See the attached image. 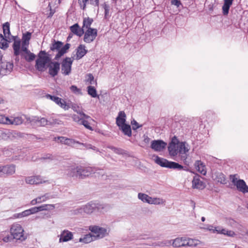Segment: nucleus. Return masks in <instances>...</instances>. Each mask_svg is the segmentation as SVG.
I'll return each instance as SVG.
<instances>
[{
  "mask_svg": "<svg viewBox=\"0 0 248 248\" xmlns=\"http://www.w3.org/2000/svg\"><path fill=\"white\" fill-rule=\"evenodd\" d=\"M200 243V241L197 239L182 237L175 238L172 245L174 247H196Z\"/></svg>",
  "mask_w": 248,
  "mask_h": 248,
  "instance_id": "1",
  "label": "nucleus"
},
{
  "mask_svg": "<svg viewBox=\"0 0 248 248\" xmlns=\"http://www.w3.org/2000/svg\"><path fill=\"white\" fill-rule=\"evenodd\" d=\"M138 197L142 202L148 203L150 204L165 205L166 203V201L163 198L152 197L142 193H139Z\"/></svg>",
  "mask_w": 248,
  "mask_h": 248,
  "instance_id": "2",
  "label": "nucleus"
},
{
  "mask_svg": "<svg viewBox=\"0 0 248 248\" xmlns=\"http://www.w3.org/2000/svg\"><path fill=\"white\" fill-rule=\"evenodd\" d=\"M10 232L13 239L23 241L27 238L24 234V229L19 224H13L11 227Z\"/></svg>",
  "mask_w": 248,
  "mask_h": 248,
  "instance_id": "3",
  "label": "nucleus"
},
{
  "mask_svg": "<svg viewBox=\"0 0 248 248\" xmlns=\"http://www.w3.org/2000/svg\"><path fill=\"white\" fill-rule=\"evenodd\" d=\"M155 162L162 167L169 169H177L182 170L184 167L178 163L169 161L168 160L156 156L155 158Z\"/></svg>",
  "mask_w": 248,
  "mask_h": 248,
  "instance_id": "4",
  "label": "nucleus"
},
{
  "mask_svg": "<svg viewBox=\"0 0 248 248\" xmlns=\"http://www.w3.org/2000/svg\"><path fill=\"white\" fill-rule=\"evenodd\" d=\"M62 43L60 41H55L54 40L53 43L50 47V49L52 51H58V53L55 56V59H58L63 55H64L69 48L70 45L69 44H65L62 47Z\"/></svg>",
  "mask_w": 248,
  "mask_h": 248,
  "instance_id": "5",
  "label": "nucleus"
},
{
  "mask_svg": "<svg viewBox=\"0 0 248 248\" xmlns=\"http://www.w3.org/2000/svg\"><path fill=\"white\" fill-rule=\"evenodd\" d=\"M50 62V59L46 56L45 51H41L38 58L36 61V67L40 71H44L46 69V64Z\"/></svg>",
  "mask_w": 248,
  "mask_h": 248,
  "instance_id": "6",
  "label": "nucleus"
},
{
  "mask_svg": "<svg viewBox=\"0 0 248 248\" xmlns=\"http://www.w3.org/2000/svg\"><path fill=\"white\" fill-rule=\"evenodd\" d=\"M236 176V174L231 175L230 176L232 182L236 186L237 189L239 191L243 193H248V186H247L245 182L243 180H238Z\"/></svg>",
  "mask_w": 248,
  "mask_h": 248,
  "instance_id": "7",
  "label": "nucleus"
},
{
  "mask_svg": "<svg viewBox=\"0 0 248 248\" xmlns=\"http://www.w3.org/2000/svg\"><path fill=\"white\" fill-rule=\"evenodd\" d=\"M89 230L94 234L93 235L95 240L102 238L108 234V231L106 228L100 227L98 226H90Z\"/></svg>",
  "mask_w": 248,
  "mask_h": 248,
  "instance_id": "8",
  "label": "nucleus"
},
{
  "mask_svg": "<svg viewBox=\"0 0 248 248\" xmlns=\"http://www.w3.org/2000/svg\"><path fill=\"white\" fill-rule=\"evenodd\" d=\"M95 205L94 203H89L81 207L77 208L73 211V214L75 215L82 214L86 213L87 214H92L94 210Z\"/></svg>",
  "mask_w": 248,
  "mask_h": 248,
  "instance_id": "9",
  "label": "nucleus"
},
{
  "mask_svg": "<svg viewBox=\"0 0 248 248\" xmlns=\"http://www.w3.org/2000/svg\"><path fill=\"white\" fill-rule=\"evenodd\" d=\"M78 178L84 179L95 173L94 169L90 167L78 166Z\"/></svg>",
  "mask_w": 248,
  "mask_h": 248,
  "instance_id": "10",
  "label": "nucleus"
},
{
  "mask_svg": "<svg viewBox=\"0 0 248 248\" xmlns=\"http://www.w3.org/2000/svg\"><path fill=\"white\" fill-rule=\"evenodd\" d=\"M73 60L70 58H66L62 63V73L63 75L67 76L71 73Z\"/></svg>",
  "mask_w": 248,
  "mask_h": 248,
  "instance_id": "11",
  "label": "nucleus"
},
{
  "mask_svg": "<svg viewBox=\"0 0 248 248\" xmlns=\"http://www.w3.org/2000/svg\"><path fill=\"white\" fill-rule=\"evenodd\" d=\"M46 97L47 99H50L54 102L56 104L59 106L61 108L64 110H68L69 108V106L67 104L66 102L62 99L55 96H53L49 94L46 95Z\"/></svg>",
  "mask_w": 248,
  "mask_h": 248,
  "instance_id": "12",
  "label": "nucleus"
},
{
  "mask_svg": "<svg viewBox=\"0 0 248 248\" xmlns=\"http://www.w3.org/2000/svg\"><path fill=\"white\" fill-rule=\"evenodd\" d=\"M25 181L27 184L30 185H39L46 182L40 175H33L26 177Z\"/></svg>",
  "mask_w": 248,
  "mask_h": 248,
  "instance_id": "13",
  "label": "nucleus"
},
{
  "mask_svg": "<svg viewBox=\"0 0 248 248\" xmlns=\"http://www.w3.org/2000/svg\"><path fill=\"white\" fill-rule=\"evenodd\" d=\"M13 68V64L6 62H0V77L11 72Z\"/></svg>",
  "mask_w": 248,
  "mask_h": 248,
  "instance_id": "14",
  "label": "nucleus"
},
{
  "mask_svg": "<svg viewBox=\"0 0 248 248\" xmlns=\"http://www.w3.org/2000/svg\"><path fill=\"white\" fill-rule=\"evenodd\" d=\"M167 145L162 140H154L151 142V148L155 152H161L166 148Z\"/></svg>",
  "mask_w": 248,
  "mask_h": 248,
  "instance_id": "15",
  "label": "nucleus"
},
{
  "mask_svg": "<svg viewBox=\"0 0 248 248\" xmlns=\"http://www.w3.org/2000/svg\"><path fill=\"white\" fill-rule=\"evenodd\" d=\"M1 175H6L10 176L13 175L16 172V165H9L5 166H0Z\"/></svg>",
  "mask_w": 248,
  "mask_h": 248,
  "instance_id": "16",
  "label": "nucleus"
},
{
  "mask_svg": "<svg viewBox=\"0 0 248 248\" xmlns=\"http://www.w3.org/2000/svg\"><path fill=\"white\" fill-rule=\"evenodd\" d=\"M27 120L32 124H35L38 126H44L49 124V122L45 118L34 117L27 118Z\"/></svg>",
  "mask_w": 248,
  "mask_h": 248,
  "instance_id": "17",
  "label": "nucleus"
},
{
  "mask_svg": "<svg viewBox=\"0 0 248 248\" xmlns=\"http://www.w3.org/2000/svg\"><path fill=\"white\" fill-rule=\"evenodd\" d=\"M48 67L49 74L53 77L58 74L60 68V63L58 62H50L49 63Z\"/></svg>",
  "mask_w": 248,
  "mask_h": 248,
  "instance_id": "18",
  "label": "nucleus"
},
{
  "mask_svg": "<svg viewBox=\"0 0 248 248\" xmlns=\"http://www.w3.org/2000/svg\"><path fill=\"white\" fill-rule=\"evenodd\" d=\"M93 22V19L90 17L84 18L83 26L80 31H97V30L92 28L91 26Z\"/></svg>",
  "mask_w": 248,
  "mask_h": 248,
  "instance_id": "19",
  "label": "nucleus"
},
{
  "mask_svg": "<svg viewBox=\"0 0 248 248\" xmlns=\"http://www.w3.org/2000/svg\"><path fill=\"white\" fill-rule=\"evenodd\" d=\"M193 188L202 189L205 187V184L200 179L199 175H195L192 181Z\"/></svg>",
  "mask_w": 248,
  "mask_h": 248,
  "instance_id": "20",
  "label": "nucleus"
},
{
  "mask_svg": "<svg viewBox=\"0 0 248 248\" xmlns=\"http://www.w3.org/2000/svg\"><path fill=\"white\" fill-rule=\"evenodd\" d=\"M83 118L80 124H82L85 128L90 130H93L92 127L90 125L92 122L93 121V120L89 116L86 114H82Z\"/></svg>",
  "mask_w": 248,
  "mask_h": 248,
  "instance_id": "21",
  "label": "nucleus"
},
{
  "mask_svg": "<svg viewBox=\"0 0 248 248\" xmlns=\"http://www.w3.org/2000/svg\"><path fill=\"white\" fill-rule=\"evenodd\" d=\"M177 147L180 154H186L190 150V146L186 142H178Z\"/></svg>",
  "mask_w": 248,
  "mask_h": 248,
  "instance_id": "22",
  "label": "nucleus"
},
{
  "mask_svg": "<svg viewBox=\"0 0 248 248\" xmlns=\"http://www.w3.org/2000/svg\"><path fill=\"white\" fill-rule=\"evenodd\" d=\"M126 114L124 111H121L119 112L118 115L116 119V123L119 127L125 124Z\"/></svg>",
  "mask_w": 248,
  "mask_h": 248,
  "instance_id": "23",
  "label": "nucleus"
},
{
  "mask_svg": "<svg viewBox=\"0 0 248 248\" xmlns=\"http://www.w3.org/2000/svg\"><path fill=\"white\" fill-rule=\"evenodd\" d=\"M73 234L67 230L63 231L60 235L59 242H67L73 238Z\"/></svg>",
  "mask_w": 248,
  "mask_h": 248,
  "instance_id": "24",
  "label": "nucleus"
},
{
  "mask_svg": "<svg viewBox=\"0 0 248 248\" xmlns=\"http://www.w3.org/2000/svg\"><path fill=\"white\" fill-rule=\"evenodd\" d=\"M66 175L70 177L78 178V166L68 168L65 171Z\"/></svg>",
  "mask_w": 248,
  "mask_h": 248,
  "instance_id": "25",
  "label": "nucleus"
},
{
  "mask_svg": "<svg viewBox=\"0 0 248 248\" xmlns=\"http://www.w3.org/2000/svg\"><path fill=\"white\" fill-rule=\"evenodd\" d=\"M168 151L171 156H176L178 152V150L176 145V143L172 140L169 144L168 146Z\"/></svg>",
  "mask_w": 248,
  "mask_h": 248,
  "instance_id": "26",
  "label": "nucleus"
},
{
  "mask_svg": "<svg viewBox=\"0 0 248 248\" xmlns=\"http://www.w3.org/2000/svg\"><path fill=\"white\" fill-rule=\"evenodd\" d=\"M97 32H85L84 41L88 43L92 42L97 36Z\"/></svg>",
  "mask_w": 248,
  "mask_h": 248,
  "instance_id": "27",
  "label": "nucleus"
},
{
  "mask_svg": "<svg viewBox=\"0 0 248 248\" xmlns=\"http://www.w3.org/2000/svg\"><path fill=\"white\" fill-rule=\"evenodd\" d=\"M195 167L197 170L200 172L201 174L204 175L206 174V167L201 161H196L195 163Z\"/></svg>",
  "mask_w": 248,
  "mask_h": 248,
  "instance_id": "28",
  "label": "nucleus"
},
{
  "mask_svg": "<svg viewBox=\"0 0 248 248\" xmlns=\"http://www.w3.org/2000/svg\"><path fill=\"white\" fill-rule=\"evenodd\" d=\"M84 46L80 45L77 48V59H80L83 57L87 53Z\"/></svg>",
  "mask_w": 248,
  "mask_h": 248,
  "instance_id": "29",
  "label": "nucleus"
},
{
  "mask_svg": "<svg viewBox=\"0 0 248 248\" xmlns=\"http://www.w3.org/2000/svg\"><path fill=\"white\" fill-rule=\"evenodd\" d=\"M89 0H78V2L81 9L85 10L87 2ZM91 3L94 5L97 6L99 3V0H90Z\"/></svg>",
  "mask_w": 248,
  "mask_h": 248,
  "instance_id": "30",
  "label": "nucleus"
},
{
  "mask_svg": "<svg viewBox=\"0 0 248 248\" xmlns=\"http://www.w3.org/2000/svg\"><path fill=\"white\" fill-rule=\"evenodd\" d=\"M21 42L20 39L19 38H16L14 41L13 44V49L14 51V54L15 55L17 56L19 54L20 49Z\"/></svg>",
  "mask_w": 248,
  "mask_h": 248,
  "instance_id": "31",
  "label": "nucleus"
},
{
  "mask_svg": "<svg viewBox=\"0 0 248 248\" xmlns=\"http://www.w3.org/2000/svg\"><path fill=\"white\" fill-rule=\"evenodd\" d=\"M233 0H224L222 6L223 13L224 15H228L230 6L232 4Z\"/></svg>",
  "mask_w": 248,
  "mask_h": 248,
  "instance_id": "32",
  "label": "nucleus"
},
{
  "mask_svg": "<svg viewBox=\"0 0 248 248\" xmlns=\"http://www.w3.org/2000/svg\"><path fill=\"white\" fill-rule=\"evenodd\" d=\"M23 122V120L21 117L9 118L8 124H13L15 125H20Z\"/></svg>",
  "mask_w": 248,
  "mask_h": 248,
  "instance_id": "33",
  "label": "nucleus"
},
{
  "mask_svg": "<svg viewBox=\"0 0 248 248\" xmlns=\"http://www.w3.org/2000/svg\"><path fill=\"white\" fill-rule=\"evenodd\" d=\"M215 179L221 184H226V179L225 176L222 172H216L215 174Z\"/></svg>",
  "mask_w": 248,
  "mask_h": 248,
  "instance_id": "34",
  "label": "nucleus"
},
{
  "mask_svg": "<svg viewBox=\"0 0 248 248\" xmlns=\"http://www.w3.org/2000/svg\"><path fill=\"white\" fill-rule=\"evenodd\" d=\"M93 240H95L93 236L89 233L85 235L83 238H80L79 239V242H82L85 244H87L91 242Z\"/></svg>",
  "mask_w": 248,
  "mask_h": 248,
  "instance_id": "35",
  "label": "nucleus"
},
{
  "mask_svg": "<svg viewBox=\"0 0 248 248\" xmlns=\"http://www.w3.org/2000/svg\"><path fill=\"white\" fill-rule=\"evenodd\" d=\"M123 133L128 137H131L132 135L131 127L129 124H125L119 127Z\"/></svg>",
  "mask_w": 248,
  "mask_h": 248,
  "instance_id": "36",
  "label": "nucleus"
},
{
  "mask_svg": "<svg viewBox=\"0 0 248 248\" xmlns=\"http://www.w3.org/2000/svg\"><path fill=\"white\" fill-rule=\"evenodd\" d=\"M4 35L6 39L7 43L14 41L16 38H18L17 36L12 35L11 32H3Z\"/></svg>",
  "mask_w": 248,
  "mask_h": 248,
  "instance_id": "37",
  "label": "nucleus"
},
{
  "mask_svg": "<svg viewBox=\"0 0 248 248\" xmlns=\"http://www.w3.org/2000/svg\"><path fill=\"white\" fill-rule=\"evenodd\" d=\"M4 35L0 34V47L2 49H6L8 47V44L6 41Z\"/></svg>",
  "mask_w": 248,
  "mask_h": 248,
  "instance_id": "38",
  "label": "nucleus"
},
{
  "mask_svg": "<svg viewBox=\"0 0 248 248\" xmlns=\"http://www.w3.org/2000/svg\"><path fill=\"white\" fill-rule=\"evenodd\" d=\"M82 114H85L83 112H79L77 114H74L72 116V118L75 122H76L78 124H80L81 123V122L83 118Z\"/></svg>",
  "mask_w": 248,
  "mask_h": 248,
  "instance_id": "39",
  "label": "nucleus"
},
{
  "mask_svg": "<svg viewBox=\"0 0 248 248\" xmlns=\"http://www.w3.org/2000/svg\"><path fill=\"white\" fill-rule=\"evenodd\" d=\"M87 92L88 94L92 97L95 98L97 96L96 90L93 86H89L87 87Z\"/></svg>",
  "mask_w": 248,
  "mask_h": 248,
  "instance_id": "40",
  "label": "nucleus"
},
{
  "mask_svg": "<svg viewBox=\"0 0 248 248\" xmlns=\"http://www.w3.org/2000/svg\"><path fill=\"white\" fill-rule=\"evenodd\" d=\"M54 208L55 206L53 204H43L37 207L38 212L52 209Z\"/></svg>",
  "mask_w": 248,
  "mask_h": 248,
  "instance_id": "41",
  "label": "nucleus"
},
{
  "mask_svg": "<svg viewBox=\"0 0 248 248\" xmlns=\"http://www.w3.org/2000/svg\"><path fill=\"white\" fill-rule=\"evenodd\" d=\"M52 198H53L52 196L48 193H46L42 196L38 197V200L40 201V203L46 202V200Z\"/></svg>",
  "mask_w": 248,
  "mask_h": 248,
  "instance_id": "42",
  "label": "nucleus"
},
{
  "mask_svg": "<svg viewBox=\"0 0 248 248\" xmlns=\"http://www.w3.org/2000/svg\"><path fill=\"white\" fill-rule=\"evenodd\" d=\"M31 33L27 32L26 34H23L22 37V43L25 45H29V41L31 38Z\"/></svg>",
  "mask_w": 248,
  "mask_h": 248,
  "instance_id": "43",
  "label": "nucleus"
},
{
  "mask_svg": "<svg viewBox=\"0 0 248 248\" xmlns=\"http://www.w3.org/2000/svg\"><path fill=\"white\" fill-rule=\"evenodd\" d=\"M222 234L227 235L229 237H234L236 236V233L232 231L231 230H227L225 229H222V230L221 231Z\"/></svg>",
  "mask_w": 248,
  "mask_h": 248,
  "instance_id": "44",
  "label": "nucleus"
},
{
  "mask_svg": "<svg viewBox=\"0 0 248 248\" xmlns=\"http://www.w3.org/2000/svg\"><path fill=\"white\" fill-rule=\"evenodd\" d=\"M30 215L28 209L24 211L21 213L16 214L14 215V217L16 218H22L23 217H27Z\"/></svg>",
  "mask_w": 248,
  "mask_h": 248,
  "instance_id": "45",
  "label": "nucleus"
},
{
  "mask_svg": "<svg viewBox=\"0 0 248 248\" xmlns=\"http://www.w3.org/2000/svg\"><path fill=\"white\" fill-rule=\"evenodd\" d=\"M70 89L72 92H73L74 93L77 94V95H81L82 94V92L81 90L78 88L75 85H72L70 87Z\"/></svg>",
  "mask_w": 248,
  "mask_h": 248,
  "instance_id": "46",
  "label": "nucleus"
},
{
  "mask_svg": "<svg viewBox=\"0 0 248 248\" xmlns=\"http://www.w3.org/2000/svg\"><path fill=\"white\" fill-rule=\"evenodd\" d=\"M226 223L228 225L232 227L236 228L238 225V224L233 219L228 218L226 220Z\"/></svg>",
  "mask_w": 248,
  "mask_h": 248,
  "instance_id": "47",
  "label": "nucleus"
},
{
  "mask_svg": "<svg viewBox=\"0 0 248 248\" xmlns=\"http://www.w3.org/2000/svg\"><path fill=\"white\" fill-rule=\"evenodd\" d=\"M86 80L90 84H93L94 83L95 84H97L96 81H94V77L92 74H88L87 75Z\"/></svg>",
  "mask_w": 248,
  "mask_h": 248,
  "instance_id": "48",
  "label": "nucleus"
},
{
  "mask_svg": "<svg viewBox=\"0 0 248 248\" xmlns=\"http://www.w3.org/2000/svg\"><path fill=\"white\" fill-rule=\"evenodd\" d=\"M67 138L65 137H57L54 138V140L56 141L59 140V142L65 145V143L67 140Z\"/></svg>",
  "mask_w": 248,
  "mask_h": 248,
  "instance_id": "49",
  "label": "nucleus"
},
{
  "mask_svg": "<svg viewBox=\"0 0 248 248\" xmlns=\"http://www.w3.org/2000/svg\"><path fill=\"white\" fill-rule=\"evenodd\" d=\"M25 58L27 61L31 62L35 59V55L30 51L29 53L27 54V56H26Z\"/></svg>",
  "mask_w": 248,
  "mask_h": 248,
  "instance_id": "50",
  "label": "nucleus"
},
{
  "mask_svg": "<svg viewBox=\"0 0 248 248\" xmlns=\"http://www.w3.org/2000/svg\"><path fill=\"white\" fill-rule=\"evenodd\" d=\"M75 143H77L78 144H80V143L78 141H77L72 139L68 138L67 140H66V142L65 143V145H68V146H72L74 145V144Z\"/></svg>",
  "mask_w": 248,
  "mask_h": 248,
  "instance_id": "51",
  "label": "nucleus"
},
{
  "mask_svg": "<svg viewBox=\"0 0 248 248\" xmlns=\"http://www.w3.org/2000/svg\"><path fill=\"white\" fill-rule=\"evenodd\" d=\"M9 118L0 114V124H8Z\"/></svg>",
  "mask_w": 248,
  "mask_h": 248,
  "instance_id": "52",
  "label": "nucleus"
},
{
  "mask_svg": "<svg viewBox=\"0 0 248 248\" xmlns=\"http://www.w3.org/2000/svg\"><path fill=\"white\" fill-rule=\"evenodd\" d=\"M131 124L132 125V128L134 130H135L141 126V125H140L135 120L131 121Z\"/></svg>",
  "mask_w": 248,
  "mask_h": 248,
  "instance_id": "53",
  "label": "nucleus"
},
{
  "mask_svg": "<svg viewBox=\"0 0 248 248\" xmlns=\"http://www.w3.org/2000/svg\"><path fill=\"white\" fill-rule=\"evenodd\" d=\"M111 149L114 153L118 154H123V150L120 148H117L114 147H109Z\"/></svg>",
  "mask_w": 248,
  "mask_h": 248,
  "instance_id": "54",
  "label": "nucleus"
},
{
  "mask_svg": "<svg viewBox=\"0 0 248 248\" xmlns=\"http://www.w3.org/2000/svg\"><path fill=\"white\" fill-rule=\"evenodd\" d=\"M30 215L33 214L38 212L37 207H34L28 209Z\"/></svg>",
  "mask_w": 248,
  "mask_h": 248,
  "instance_id": "55",
  "label": "nucleus"
},
{
  "mask_svg": "<svg viewBox=\"0 0 248 248\" xmlns=\"http://www.w3.org/2000/svg\"><path fill=\"white\" fill-rule=\"evenodd\" d=\"M13 239V237L12 238L9 234H7L6 236L4 237H3V238H2V240L6 243L11 241Z\"/></svg>",
  "mask_w": 248,
  "mask_h": 248,
  "instance_id": "56",
  "label": "nucleus"
},
{
  "mask_svg": "<svg viewBox=\"0 0 248 248\" xmlns=\"http://www.w3.org/2000/svg\"><path fill=\"white\" fill-rule=\"evenodd\" d=\"M3 31H10V24L8 22L5 23L2 26Z\"/></svg>",
  "mask_w": 248,
  "mask_h": 248,
  "instance_id": "57",
  "label": "nucleus"
},
{
  "mask_svg": "<svg viewBox=\"0 0 248 248\" xmlns=\"http://www.w3.org/2000/svg\"><path fill=\"white\" fill-rule=\"evenodd\" d=\"M79 28L78 24L76 23L70 27V31H78Z\"/></svg>",
  "mask_w": 248,
  "mask_h": 248,
  "instance_id": "58",
  "label": "nucleus"
},
{
  "mask_svg": "<svg viewBox=\"0 0 248 248\" xmlns=\"http://www.w3.org/2000/svg\"><path fill=\"white\" fill-rule=\"evenodd\" d=\"M28 45H25L24 43H22V47L21 49L24 52H25L26 54L30 52V51H29L27 49V46Z\"/></svg>",
  "mask_w": 248,
  "mask_h": 248,
  "instance_id": "59",
  "label": "nucleus"
},
{
  "mask_svg": "<svg viewBox=\"0 0 248 248\" xmlns=\"http://www.w3.org/2000/svg\"><path fill=\"white\" fill-rule=\"evenodd\" d=\"M80 144L84 146L86 149H92L94 150H95V147L94 146H93L91 144H84L81 143H80Z\"/></svg>",
  "mask_w": 248,
  "mask_h": 248,
  "instance_id": "60",
  "label": "nucleus"
},
{
  "mask_svg": "<svg viewBox=\"0 0 248 248\" xmlns=\"http://www.w3.org/2000/svg\"><path fill=\"white\" fill-rule=\"evenodd\" d=\"M212 231H213V232L215 233H217L218 234H222L221 231L222 230V229H221L219 227L215 228L214 229H212Z\"/></svg>",
  "mask_w": 248,
  "mask_h": 248,
  "instance_id": "61",
  "label": "nucleus"
},
{
  "mask_svg": "<svg viewBox=\"0 0 248 248\" xmlns=\"http://www.w3.org/2000/svg\"><path fill=\"white\" fill-rule=\"evenodd\" d=\"M171 3L172 5H174L177 7H179V5L181 4L180 1L178 0H171Z\"/></svg>",
  "mask_w": 248,
  "mask_h": 248,
  "instance_id": "62",
  "label": "nucleus"
},
{
  "mask_svg": "<svg viewBox=\"0 0 248 248\" xmlns=\"http://www.w3.org/2000/svg\"><path fill=\"white\" fill-rule=\"evenodd\" d=\"M31 203V205H34L37 203H40V201L38 200V197H37L36 199L32 200Z\"/></svg>",
  "mask_w": 248,
  "mask_h": 248,
  "instance_id": "63",
  "label": "nucleus"
},
{
  "mask_svg": "<svg viewBox=\"0 0 248 248\" xmlns=\"http://www.w3.org/2000/svg\"><path fill=\"white\" fill-rule=\"evenodd\" d=\"M48 7H49V9H50V12L48 17H51L53 15V14H54L55 11H54V10H52V9L51 8V7L50 6V3L48 4Z\"/></svg>",
  "mask_w": 248,
  "mask_h": 248,
  "instance_id": "64",
  "label": "nucleus"
}]
</instances>
